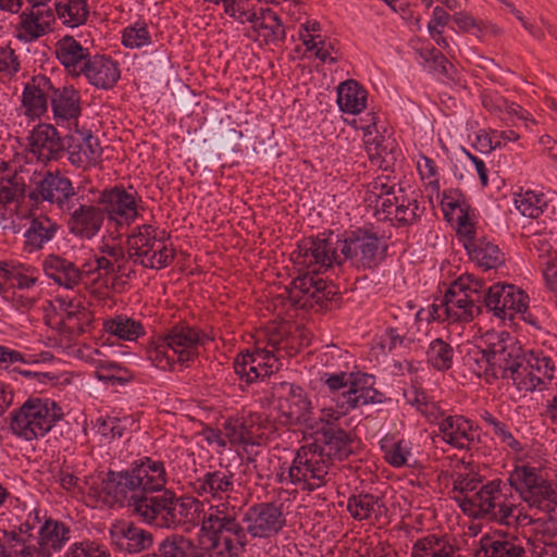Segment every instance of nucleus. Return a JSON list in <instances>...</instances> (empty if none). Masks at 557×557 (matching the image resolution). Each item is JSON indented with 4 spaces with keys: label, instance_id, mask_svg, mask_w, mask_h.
Returning a JSON list of instances; mask_svg holds the SVG:
<instances>
[{
    "label": "nucleus",
    "instance_id": "nucleus-1",
    "mask_svg": "<svg viewBox=\"0 0 557 557\" xmlns=\"http://www.w3.org/2000/svg\"><path fill=\"white\" fill-rule=\"evenodd\" d=\"M166 483L164 462L144 456L127 469L108 470L101 486L109 502L127 503L144 522L159 528H175L184 522V513L176 511L171 502L174 492L165 488Z\"/></svg>",
    "mask_w": 557,
    "mask_h": 557
},
{
    "label": "nucleus",
    "instance_id": "nucleus-2",
    "mask_svg": "<svg viewBox=\"0 0 557 557\" xmlns=\"http://www.w3.org/2000/svg\"><path fill=\"white\" fill-rule=\"evenodd\" d=\"M458 198H451L444 193L441 202L444 218L447 222L454 221V212L459 210L457 218V235L462 240V245L471 261H474L480 268L486 270L497 269L505 263V255L497 245L486 240L485 237H476L474 223L470 221V205L462 198L461 191L456 190Z\"/></svg>",
    "mask_w": 557,
    "mask_h": 557
},
{
    "label": "nucleus",
    "instance_id": "nucleus-3",
    "mask_svg": "<svg viewBox=\"0 0 557 557\" xmlns=\"http://www.w3.org/2000/svg\"><path fill=\"white\" fill-rule=\"evenodd\" d=\"M245 141L242 131L228 126L223 120L212 115L198 135L187 139V146L198 157L200 165L208 168L219 163L223 154L232 159L240 152V144Z\"/></svg>",
    "mask_w": 557,
    "mask_h": 557
},
{
    "label": "nucleus",
    "instance_id": "nucleus-4",
    "mask_svg": "<svg viewBox=\"0 0 557 557\" xmlns=\"http://www.w3.org/2000/svg\"><path fill=\"white\" fill-rule=\"evenodd\" d=\"M63 409L52 399L29 397L10 412L9 430L27 442L44 437L63 418Z\"/></svg>",
    "mask_w": 557,
    "mask_h": 557
},
{
    "label": "nucleus",
    "instance_id": "nucleus-5",
    "mask_svg": "<svg viewBox=\"0 0 557 557\" xmlns=\"http://www.w3.org/2000/svg\"><path fill=\"white\" fill-rule=\"evenodd\" d=\"M339 255L344 261L358 270H373L381 264L386 257L387 245L379 235L368 227H357L345 231L336 236Z\"/></svg>",
    "mask_w": 557,
    "mask_h": 557
},
{
    "label": "nucleus",
    "instance_id": "nucleus-6",
    "mask_svg": "<svg viewBox=\"0 0 557 557\" xmlns=\"http://www.w3.org/2000/svg\"><path fill=\"white\" fill-rule=\"evenodd\" d=\"M509 334L502 332L496 342L490 343V385L498 380L516 381L518 371L524 369L527 354L517 342H508Z\"/></svg>",
    "mask_w": 557,
    "mask_h": 557
},
{
    "label": "nucleus",
    "instance_id": "nucleus-7",
    "mask_svg": "<svg viewBox=\"0 0 557 557\" xmlns=\"http://www.w3.org/2000/svg\"><path fill=\"white\" fill-rule=\"evenodd\" d=\"M272 396L277 399L286 425L314 429L311 401L302 387L286 381L273 382Z\"/></svg>",
    "mask_w": 557,
    "mask_h": 557
},
{
    "label": "nucleus",
    "instance_id": "nucleus-8",
    "mask_svg": "<svg viewBox=\"0 0 557 557\" xmlns=\"http://www.w3.org/2000/svg\"><path fill=\"white\" fill-rule=\"evenodd\" d=\"M508 482L530 507H541L542 503L557 498L552 482L529 465L516 466Z\"/></svg>",
    "mask_w": 557,
    "mask_h": 557
},
{
    "label": "nucleus",
    "instance_id": "nucleus-9",
    "mask_svg": "<svg viewBox=\"0 0 557 557\" xmlns=\"http://www.w3.org/2000/svg\"><path fill=\"white\" fill-rule=\"evenodd\" d=\"M327 413L323 411L324 417L320 418L321 426L315 431L318 437L312 445L313 453L323 456L326 448V456L330 459L346 460L355 454L356 435L330 421Z\"/></svg>",
    "mask_w": 557,
    "mask_h": 557
},
{
    "label": "nucleus",
    "instance_id": "nucleus-10",
    "mask_svg": "<svg viewBox=\"0 0 557 557\" xmlns=\"http://www.w3.org/2000/svg\"><path fill=\"white\" fill-rule=\"evenodd\" d=\"M180 366L188 368L199 357V347L211 338L198 327L181 321L162 335Z\"/></svg>",
    "mask_w": 557,
    "mask_h": 557
},
{
    "label": "nucleus",
    "instance_id": "nucleus-11",
    "mask_svg": "<svg viewBox=\"0 0 557 557\" xmlns=\"http://www.w3.org/2000/svg\"><path fill=\"white\" fill-rule=\"evenodd\" d=\"M487 289L483 280L476 278L473 274H465L449 285L447 297L453 306L461 305V320L471 322L482 313Z\"/></svg>",
    "mask_w": 557,
    "mask_h": 557
},
{
    "label": "nucleus",
    "instance_id": "nucleus-12",
    "mask_svg": "<svg viewBox=\"0 0 557 557\" xmlns=\"http://www.w3.org/2000/svg\"><path fill=\"white\" fill-rule=\"evenodd\" d=\"M252 537L270 539L277 535L286 525L283 504L263 502L251 505L242 517Z\"/></svg>",
    "mask_w": 557,
    "mask_h": 557
},
{
    "label": "nucleus",
    "instance_id": "nucleus-13",
    "mask_svg": "<svg viewBox=\"0 0 557 557\" xmlns=\"http://www.w3.org/2000/svg\"><path fill=\"white\" fill-rule=\"evenodd\" d=\"M239 513V508L221 503L211 506L209 511L203 515L199 533L200 544L209 552L210 557L221 555V536L234 525V518H238Z\"/></svg>",
    "mask_w": 557,
    "mask_h": 557
},
{
    "label": "nucleus",
    "instance_id": "nucleus-14",
    "mask_svg": "<svg viewBox=\"0 0 557 557\" xmlns=\"http://www.w3.org/2000/svg\"><path fill=\"white\" fill-rule=\"evenodd\" d=\"M527 298L528 294L513 284L495 283L485 290L483 309L500 320H513Z\"/></svg>",
    "mask_w": 557,
    "mask_h": 557
},
{
    "label": "nucleus",
    "instance_id": "nucleus-15",
    "mask_svg": "<svg viewBox=\"0 0 557 557\" xmlns=\"http://www.w3.org/2000/svg\"><path fill=\"white\" fill-rule=\"evenodd\" d=\"M128 189L126 190L122 185L114 186L111 189H104L98 198V205L102 206L104 214L109 220L115 221L116 225L122 224L117 216L124 218L126 224H131L138 215L135 197L137 191L133 186H129Z\"/></svg>",
    "mask_w": 557,
    "mask_h": 557
},
{
    "label": "nucleus",
    "instance_id": "nucleus-16",
    "mask_svg": "<svg viewBox=\"0 0 557 557\" xmlns=\"http://www.w3.org/2000/svg\"><path fill=\"white\" fill-rule=\"evenodd\" d=\"M333 233L327 238H307L298 245L296 261L308 265L318 264L321 268H330L333 263L341 265L343 260L339 255L338 245L332 242Z\"/></svg>",
    "mask_w": 557,
    "mask_h": 557
},
{
    "label": "nucleus",
    "instance_id": "nucleus-17",
    "mask_svg": "<svg viewBox=\"0 0 557 557\" xmlns=\"http://www.w3.org/2000/svg\"><path fill=\"white\" fill-rule=\"evenodd\" d=\"M74 195L71 180L57 171L54 173L47 172L28 197L37 201L40 196L45 201L57 203L63 211H70L73 206H69V200Z\"/></svg>",
    "mask_w": 557,
    "mask_h": 557
},
{
    "label": "nucleus",
    "instance_id": "nucleus-18",
    "mask_svg": "<svg viewBox=\"0 0 557 557\" xmlns=\"http://www.w3.org/2000/svg\"><path fill=\"white\" fill-rule=\"evenodd\" d=\"M81 76L98 89L110 90L121 78L120 64L112 57L95 53L86 60Z\"/></svg>",
    "mask_w": 557,
    "mask_h": 557
},
{
    "label": "nucleus",
    "instance_id": "nucleus-19",
    "mask_svg": "<svg viewBox=\"0 0 557 557\" xmlns=\"http://www.w3.org/2000/svg\"><path fill=\"white\" fill-rule=\"evenodd\" d=\"M51 90L52 82L44 74L34 75L32 79L25 84L22 92V106L28 119L34 121L47 113Z\"/></svg>",
    "mask_w": 557,
    "mask_h": 557
},
{
    "label": "nucleus",
    "instance_id": "nucleus-20",
    "mask_svg": "<svg viewBox=\"0 0 557 557\" xmlns=\"http://www.w3.org/2000/svg\"><path fill=\"white\" fill-rule=\"evenodd\" d=\"M54 301L59 305L62 318L57 329L63 334L70 336H79L89 331L94 321L92 312L81 302L74 304L73 300H66L63 297H55Z\"/></svg>",
    "mask_w": 557,
    "mask_h": 557
},
{
    "label": "nucleus",
    "instance_id": "nucleus-21",
    "mask_svg": "<svg viewBox=\"0 0 557 557\" xmlns=\"http://www.w3.org/2000/svg\"><path fill=\"white\" fill-rule=\"evenodd\" d=\"M30 151L41 161L59 160L63 157L62 136L49 123H39L28 138Z\"/></svg>",
    "mask_w": 557,
    "mask_h": 557
},
{
    "label": "nucleus",
    "instance_id": "nucleus-22",
    "mask_svg": "<svg viewBox=\"0 0 557 557\" xmlns=\"http://www.w3.org/2000/svg\"><path fill=\"white\" fill-rule=\"evenodd\" d=\"M50 104L57 125L64 122L69 124L73 121L78 124V117L82 115L81 94L72 85L54 87L50 96Z\"/></svg>",
    "mask_w": 557,
    "mask_h": 557
},
{
    "label": "nucleus",
    "instance_id": "nucleus-23",
    "mask_svg": "<svg viewBox=\"0 0 557 557\" xmlns=\"http://www.w3.org/2000/svg\"><path fill=\"white\" fill-rule=\"evenodd\" d=\"M104 211L99 206L81 203L70 212L67 228L76 237L91 239L102 227Z\"/></svg>",
    "mask_w": 557,
    "mask_h": 557
},
{
    "label": "nucleus",
    "instance_id": "nucleus-24",
    "mask_svg": "<svg viewBox=\"0 0 557 557\" xmlns=\"http://www.w3.org/2000/svg\"><path fill=\"white\" fill-rule=\"evenodd\" d=\"M111 544L121 552L140 553L153 545V535L133 522L114 527L110 530Z\"/></svg>",
    "mask_w": 557,
    "mask_h": 557
},
{
    "label": "nucleus",
    "instance_id": "nucleus-25",
    "mask_svg": "<svg viewBox=\"0 0 557 557\" xmlns=\"http://www.w3.org/2000/svg\"><path fill=\"white\" fill-rule=\"evenodd\" d=\"M55 57L72 78L81 77L79 69L91 53L88 48L83 47L73 36L65 35L55 42Z\"/></svg>",
    "mask_w": 557,
    "mask_h": 557
},
{
    "label": "nucleus",
    "instance_id": "nucleus-26",
    "mask_svg": "<svg viewBox=\"0 0 557 557\" xmlns=\"http://www.w3.org/2000/svg\"><path fill=\"white\" fill-rule=\"evenodd\" d=\"M233 368L239 380L247 384L263 380L277 371L273 368V363L264 361V357H260L258 351L248 350L236 356Z\"/></svg>",
    "mask_w": 557,
    "mask_h": 557
},
{
    "label": "nucleus",
    "instance_id": "nucleus-27",
    "mask_svg": "<svg viewBox=\"0 0 557 557\" xmlns=\"http://www.w3.org/2000/svg\"><path fill=\"white\" fill-rule=\"evenodd\" d=\"M438 430L443 440L450 446L458 449H470L474 437L472 435L473 423L463 416H448L444 418Z\"/></svg>",
    "mask_w": 557,
    "mask_h": 557
},
{
    "label": "nucleus",
    "instance_id": "nucleus-28",
    "mask_svg": "<svg viewBox=\"0 0 557 557\" xmlns=\"http://www.w3.org/2000/svg\"><path fill=\"white\" fill-rule=\"evenodd\" d=\"M42 267L48 277L69 289L78 285L83 277V271L74 262L59 255H48L44 260Z\"/></svg>",
    "mask_w": 557,
    "mask_h": 557
},
{
    "label": "nucleus",
    "instance_id": "nucleus-29",
    "mask_svg": "<svg viewBox=\"0 0 557 557\" xmlns=\"http://www.w3.org/2000/svg\"><path fill=\"white\" fill-rule=\"evenodd\" d=\"M295 305L304 310H311L318 307L319 310H334L342 306L343 295L339 292L338 286L332 282H327L322 278V284L314 287V290L310 294V297H306L305 301L295 298Z\"/></svg>",
    "mask_w": 557,
    "mask_h": 557
},
{
    "label": "nucleus",
    "instance_id": "nucleus-30",
    "mask_svg": "<svg viewBox=\"0 0 557 557\" xmlns=\"http://www.w3.org/2000/svg\"><path fill=\"white\" fill-rule=\"evenodd\" d=\"M141 557H205L200 547L194 541L182 534L166 535L159 544L157 550L147 553Z\"/></svg>",
    "mask_w": 557,
    "mask_h": 557
},
{
    "label": "nucleus",
    "instance_id": "nucleus-31",
    "mask_svg": "<svg viewBox=\"0 0 557 557\" xmlns=\"http://www.w3.org/2000/svg\"><path fill=\"white\" fill-rule=\"evenodd\" d=\"M59 227V224L46 214L32 216L30 225L24 234L25 249L29 252L42 249L44 245L54 237Z\"/></svg>",
    "mask_w": 557,
    "mask_h": 557
},
{
    "label": "nucleus",
    "instance_id": "nucleus-32",
    "mask_svg": "<svg viewBox=\"0 0 557 557\" xmlns=\"http://www.w3.org/2000/svg\"><path fill=\"white\" fill-rule=\"evenodd\" d=\"M347 510L355 520L377 519L386 507L381 497L370 493H359L349 496Z\"/></svg>",
    "mask_w": 557,
    "mask_h": 557
},
{
    "label": "nucleus",
    "instance_id": "nucleus-33",
    "mask_svg": "<svg viewBox=\"0 0 557 557\" xmlns=\"http://www.w3.org/2000/svg\"><path fill=\"white\" fill-rule=\"evenodd\" d=\"M367 90L357 81L341 83L337 88V103L343 112L358 114L366 108Z\"/></svg>",
    "mask_w": 557,
    "mask_h": 557
},
{
    "label": "nucleus",
    "instance_id": "nucleus-34",
    "mask_svg": "<svg viewBox=\"0 0 557 557\" xmlns=\"http://www.w3.org/2000/svg\"><path fill=\"white\" fill-rule=\"evenodd\" d=\"M234 474L230 471H209L195 482V490L199 495L210 494L212 497H221L222 494L234 488Z\"/></svg>",
    "mask_w": 557,
    "mask_h": 557
},
{
    "label": "nucleus",
    "instance_id": "nucleus-35",
    "mask_svg": "<svg viewBox=\"0 0 557 557\" xmlns=\"http://www.w3.org/2000/svg\"><path fill=\"white\" fill-rule=\"evenodd\" d=\"M70 528L62 521L46 519L38 531V544L44 545L50 553L60 550L70 540Z\"/></svg>",
    "mask_w": 557,
    "mask_h": 557
},
{
    "label": "nucleus",
    "instance_id": "nucleus-36",
    "mask_svg": "<svg viewBox=\"0 0 557 557\" xmlns=\"http://www.w3.org/2000/svg\"><path fill=\"white\" fill-rule=\"evenodd\" d=\"M44 12L37 10L34 12L23 11L20 14V23L16 26L15 37L23 42H32L50 32L49 24L40 23Z\"/></svg>",
    "mask_w": 557,
    "mask_h": 557
},
{
    "label": "nucleus",
    "instance_id": "nucleus-37",
    "mask_svg": "<svg viewBox=\"0 0 557 557\" xmlns=\"http://www.w3.org/2000/svg\"><path fill=\"white\" fill-rule=\"evenodd\" d=\"M242 523H244L242 520L239 521L238 518H234V525L228 528L221 536V555H215V557H234L245 550L248 544L247 535L249 531L248 527L246 525L245 528Z\"/></svg>",
    "mask_w": 557,
    "mask_h": 557
},
{
    "label": "nucleus",
    "instance_id": "nucleus-38",
    "mask_svg": "<svg viewBox=\"0 0 557 557\" xmlns=\"http://www.w3.org/2000/svg\"><path fill=\"white\" fill-rule=\"evenodd\" d=\"M103 330L119 339L136 341L145 334V327L139 322L125 314H117L103 322Z\"/></svg>",
    "mask_w": 557,
    "mask_h": 557
},
{
    "label": "nucleus",
    "instance_id": "nucleus-39",
    "mask_svg": "<svg viewBox=\"0 0 557 557\" xmlns=\"http://www.w3.org/2000/svg\"><path fill=\"white\" fill-rule=\"evenodd\" d=\"M455 547L444 536L430 534L412 546L411 557H453Z\"/></svg>",
    "mask_w": 557,
    "mask_h": 557
},
{
    "label": "nucleus",
    "instance_id": "nucleus-40",
    "mask_svg": "<svg viewBox=\"0 0 557 557\" xmlns=\"http://www.w3.org/2000/svg\"><path fill=\"white\" fill-rule=\"evenodd\" d=\"M481 547L475 550L473 557H524L525 550L522 546L507 540H493L484 535Z\"/></svg>",
    "mask_w": 557,
    "mask_h": 557
},
{
    "label": "nucleus",
    "instance_id": "nucleus-41",
    "mask_svg": "<svg viewBox=\"0 0 557 557\" xmlns=\"http://www.w3.org/2000/svg\"><path fill=\"white\" fill-rule=\"evenodd\" d=\"M55 12L63 24L72 28L84 25L89 16L86 0H57Z\"/></svg>",
    "mask_w": 557,
    "mask_h": 557
},
{
    "label": "nucleus",
    "instance_id": "nucleus-42",
    "mask_svg": "<svg viewBox=\"0 0 557 557\" xmlns=\"http://www.w3.org/2000/svg\"><path fill=\"white\" fill-rule=\"evenodd\" d=\"M158 242L157 231L152 225L144 224L136 227V232L127 238L129 258L136 256L146 259Z\"/></svg>",
    "mask_w": 557,
    "mask_h": 557
},
{
    "label": "nucleus",
    "instance_id": "nucleus-43",
    "mask_svg": "<svg viewBox=\"0 0 557 557\" xmlns=\"http://www.w3.org/2000/svg\"><path fill=\"white\" fill-rule=\"evenodd\" d=\"M327 475V466L324 461H312L309 459H302L297 454L293 461V465L288 469V478L293 484H300L301 481L308 480H320L322 476Z\"/></svg>",
    "mask_w": 557,
    "mask_h": 557
},
{
    "label": "nucleus",
    "instance_id": "nucleus-44",
    "mask_svg": "<svg viewBox=\"0 0 557 557\" xmlns=\"http://www.w3.org/2000/svg\"><path fill=\"white\" fill-rule=\"evenodd\" d=\"M463 360L465 364L475 376L483 379L490 385V375H487L491 369L490 343L485 347L474 345L469 348Z\"/></svg>",
    "mask_w": 557,
    "mask_h": 557
},
{
    "label": "nucleus",
    "instance_id": "nucleus-45",
    "mask_svg": "<svg viewBox=\"0 0 557 557\" xmlns=\"http://www.w3.org/2000/svg\"><path fill=\"white\" fill-rule=\"evenodd\" d=\"M428 363L435 370L445 372L451 369L454 361L453 346L442 338H435L426 350Z\"/></svg>",
    "mask_w": 557,
    "mask_h": 557
},
{
    "label": "nucleus",
    "instance_id": "nucleus-46",
    "mask_svg": "<svg viewBox=\"0 0 557 557\" xmlns=\"http://www.w3.org/2000/svg\"><path fill=\"white\" fill-rule=\"evenodd\" d=\"M461 310V305L457 304L456 306H453L450 299L447 297L446 290L444 296L441 298L440 304L434 302L428 307V317H425L424 319L429 323L432 321H448L449 323H468L469 321H463L461 320V317H459Z\"/></svg>",
    "mask_w": 557,
    "mask_h": 557
},
{
    "label": "nucleus",
    "instance_id": "nucleus-47",
    "mask_svg": "<svg viewBox=\"0 0 557 557\" xmlns=\"http://www.w3.org/2000/svg\"><path fill=\"white\" fill-rule=\"evenodd\" d=\"M96 377L100 382L115 386L129 383L134 380V374L115 361H104L96 371Z\"/></svg>",
    "mask_w": 557,
    "mask_h": 557
},
{
    "label": "nucleus",
    "instance_id": "nucleus-48",
    "mask_svg": "<svg viewBox=\"0 0 557 557\" xmlns=\"http://www.w3.org/2000/svg\"><path fill=\"white\" fill-rule=\"evenodd\" d=\"M517 209L523 216L537 219L544 213L548 203L543 193H535L527 190L524 194L519 195V199L515 200Z\"/></svg>",
    "mask_w": 557,
    "mask_h": 557
},
{
    "label": "nucleus",
    "instance_id": "nucleus-49",
    "mask_svg": "<svg viewBox=\"0 0 557 557\" xmlns=\"http://www.w3.org/2000/svg\"><path fill=\"white\" fill-rule=\"evenodd\" d=\"M149 360L161 370L173 371L174 366L178 363L176 356L171 352V349L165 345V341L162 335L157 341H151L148 350Z\"/></svg>",
    "mask_w": 557,
    "mask_h": 557
},
{
    "label": "nucleus",
    "instance_id": "nucleus-50",
    "mask_svg": "<svg viewBox=\"0 0 557 557\" xmlns=\"http://www.w3.org/2000/svg\"><path fill=\"white\" fill-rule=\"evenodd\" d=\"M371 392L372 387L366 389L361 388V391L355 395L344 396L337 401V406L341 411L329 408L324 409V412H330L327 413V417L332 418L333 420H338L342 416L346 414L351 409H355L359 406L373 404Z\"/></svg>",
    "mask_w": 557,
    "mask_h": 557
},
{
    "label": "nucleus",
    "instance_id": "nucleus-51",
    "mask_svg": "<svg viewBox=\"0 0 557 557\" xmlns=\"http://www.w3.org/2000/svg\"><path fill=\"white\" fill-rule=\"evenodd\" d=\"M75 133L81 135L83 165L96 164L101 159L103 152L98 137L94 136L90 129L78 128V124H75Z\"/></svg>",
    "mask_w": 557,
    "mask_h": 557
},
{
    "label": "nucleus",
    "instance_id": "nucleus-52",
    "mask_svg": "<svg viewBox=\"0 0 557 557\" xmlns=\"http://www.w3.org/2000/svg\"><path fill=\"white\" fill-rule=\"evenodd\" d=\"M322 284V278L318 276L315 270L312 272H307L305 274L298 275L292 282V288L288 289L289 299L295 304V298L301 299V302L305 301L306 297H310L314 287H318Z\"/></svg>",
    "mask_w": 557,
    "mask_h": 557
},
{
    "label": "nucleus",
    "instance_id": "nucleus-53",
    "mask_svg": "<svg viewBox=\"0 0 557 557\" xmlns=\"http://www.w3.org/2000/svg\"><path fill=\"white\" fill-rule=\"evenodd\" d=\"M174 258L175 250L165 245L164 238H160L154 249H152V253L148 255L146 259H141L140 264L144 268L160 270L170 265Z\"/></svg>",
    "mask_w": 557,
    "mask_h": 557
},
{
    "label": "nucleus",
    "instance_id": "nucleus-54",
    "mask_svg": "<svg viewBox=\"0 0 557 557\" xmlns=\"http://www.w3.org/2000/svg\"><path fill=\"white\" fill-rule=\"evenodd\" d=\"M151 37L144 22H136L134 25L124 28L122 34V45L126 48L138 49L149 45Z\"/></svg>",
    "mask_w": 557,
    "mask_h": 557
},
{
    "label": "nucleus",
    "instance_id": "nucleus-55",
    "mask_svg": "<svg viewBox=\"0 0 557 557\" xmlns=\"http://www.w3.org/2000/svg\"><path fill=\"white\" fill-rule=\"evenodd\" d=\"M404 441L393 442L384 437L381 442V449L384 453L385 460L395 468H400L406 465L409 449L403 445Z\"/></svg>",
    "mask_w": 557,
    "mask_h": 557
},
{
    "label": "nucleus",
    "instance_id": "nucleus-56",
    "mask_svg": "<svg viewBox=\"0 0 557 557\" xmlns=\"http://www.w3.org/2000/svg\"><path fill=\"white\" fill-rule=\"evenodd\" d=\"M65 557H111V554L103 544L86 540L72 544Z\"/></svg>",
    "mask_w": 557,
    "mask_h": 557
},
{
    "label": "nucleus",
    "instance_id": "nucleus-57",
    "mask_svg": "<svg viewBox=\"0 0 557 557\" xmlns=\"http://www.w3.org/2000/svg\"><path fill=\"white\" fill-rule=\"evenodd\" d=\"M26 185L23 178L13 173L7 180L1 177L0 180V202L9 203L12 202L16 197H24Z\"/></svg>",
    "mask_w": 557,
    "mask_h": 557
},
{
    "label": "nucleus",
    "instance_id": "nucleus-58",
    "mask_svg": "<svg viewBox=\"0 0 557 557\" xmlns=\"http://www.w3.org/2000/svg\"><path fill=\"white\" fill-rule=\"evenodd\" d=\"M424 208H420L417 199H409L404 207L396 206L394 210V219L398 226H409L419 222Z\"/></svg>",
    "mask_w": 557,
    "mask_h": 557
},
{
    "label": "nucleus",
    "instance_id": "nucleus-59",
    "mask_svg": "<svg viewBox=\"0 0 557 557\" xmlns=\"http://www.w3.org/2000/svg\"><path fill=\"white\" fill-rule=\"evenodd\" d=\"M482 419L493 428L494 434L498 436L503 443L507 444L512 450L520 451L522 449L520 442L512 436L511 432L508 430L504 422L497 420L488 411H485L482 414Z\"/></svg>",
    "mask_w": 557,
    "mask_h": 557
},
{
    "label": "nucleus",
    "instance_id": "nucleus-60",
    "mask_svg": "<svg viewBox=\"0 0 557 557\" xmlns=\"http://www.w3.org/2000/svg\"><path fill=\"white\" fill-rule=\"evenodd\" d=\"M525 354L527 362L523 370L531 369L534 372L542 373L547 380L554 377L555 366L549 357L535 355L532 350Z\"/></svg>",
    "mask_w": 557,
    "mask_h": 557
},
{
    "label": "nucleus",
    "instance_id": "nucleus-61",
    "mask_svg": "<svg viewBox=\"0 0 557 557\" xmlns=\"http://www.w3.org/2000/svg\"><path fill=\"white\" fill-rule=\"evenodd\" d=\"M62 144H63V153H69V161L76 166H82V144H81V135H77L72 129H69V133L64 136H62Z\"/></svg>",
    "mask_w": 557,
    "mask_h": 557
},
{
    "label": "nucleus",
    "instance_id": "nucleus-62",
    "mask_svg": "<svg viewBox=\"0 0 557 557\" xmlns=\"http://www.w3.org/2000/svg\"><path fill=\"white\" fill-rule=\"evenodd\" d=\"M21 69L18 55L9 45L0 47V73L13 77Z\"/></svg>",
    "mask_w": 557,
    "mask_h": 557
},
{
    "label": "nucleus",
    "instance_id": "nucleus-63",
    "mask_svg": "<svg viewBox=\"0 0 557 557\" xmlns=\"http://www.w3.org/2000/svg\"><path fill=\"white\" fill-rule=\"evenodd\" d=\"M523 302L524 306L517 311V314H520L521 319L536 331H543L546 322L545 313L537 307L530 308L529 297Z\"/></svg>",
    "mask_w": 557,
    "mask_h": 557
},
{
    "label": "nucleus",
    "instance_id": "nucleus-64",
    "mask_svg": "<svg viewBox=\"0 0 557 557\" xmlns=\"http://www.w3.org/2000/svg\"><path fill=\"white\" fill-rule=\"evenodd\" d=\"M364 144L371 159L385 158L388 153H393L394 141L386 140L383 136L366 139Z\"/></svg>",
    "mask_w": 557,
    "mask_h": 557
}]
</instances>
